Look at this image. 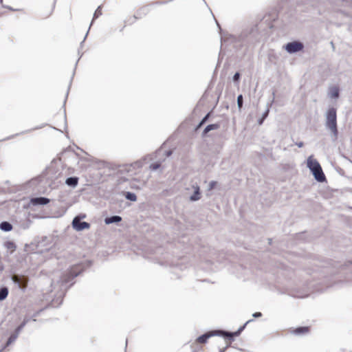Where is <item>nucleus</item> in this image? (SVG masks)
<instances>
[{
    "mask_svg": "<svg viewBox=\"0 0 352 352\" xmlns=\"http://www.w3.org/2000/svg\"><path fill=\"white\" fill-rule=\"evenodd\" d=\"M307 166L309 168L316 181L318 182H324L326 180L320 164L314 158L313 155H310L307 158Z\"/></svg>",
    "mask_w": 352,
    "mask_h": 352,
    "instance_id": "1",
    "label": "nucleus"
},
{
    "mask_svg": "<svg viewBox=\"0 0 352 352\" xmlns=\"http://www.w3.org/2000/svg\"><path fill=\"white\" fill-rule=\"evenodd\" d=\"M325 126L333 134L335 139H337L338 135L337 115L336 109L333 107L329 108L326 113Z\"/></svg>",
    "mask_w": 352,
    "mask_h": 352,
    "instance_id": "2",
    "label": "nucleus"
},
{
    "mask_svg": "<svg viewBox=\"0 0 352 352\" xmlns=\"http://www.w3.org/2000/svg\"><path fill=\"white\" fill-rule=\"evenodd\" d=\"M214 336H232V334H230L228 332L223 331H221V330L212 331H210L208 333H204V334H203L201 336H199L197 338V342H199V343H202V344L206 343L208 342V340L210 337Z\"/></svg>",
    "mask_w": 352,
    "mask_h": 352,
    "instance_id": "3",
    "label": "nucleus"
},
{
    "mask_svg": "<svg viewBox=\"0 0 352 352\" xmlns=\"http://www.w3.org/2000/svg\"><path fill=\"white\" fill-rule=\"evenodd\" d=\"M285 50L289 53V54H294L298 52L301 51L304 46L303 44L298 41H294L288 43L285 45Z\"/></svg>",
    "mask_w": 352,
    "mask_h": 352,
    "instance_id": "4",
    "label": "nucleus"
},
{
    "mask_svg": "<svg viewBox=\"0 0 352 352\" xmlns=\"http://www.w3.org/2000/svg\"><path fill=\"white\" fill-rule=\"evenodd\" d=\"M73 228L77 231H82L85 229H88L90 227V224L85 221H80V219L76 217L73 219L72 221Z\"/></svg>",
    "mask_w": 352,
    "mask_h": 352,
    "instance_id": "5",
    "label": "nucleus"
},
{
    "mask_svg": "<svg viewBox=\"0 0 352 352\" xmlns=\"http://www.w3.org/2000/svg\"><path fill=\"white\" fill-rule=\"evenodd\" d=\"M12 280L19 288L23 290L25 289L28 283V278L25 276H14Z\"/></svg>",
    "mask_w": 352,
    "mask_h": 352,
    "instance_id": "6",
    "label": "nucleus"
},
{
    "mask_svg": "<svg viewBox=\"0 0 352 352\" xmlns=\"http://www.w3.org/2000/svg\"><path fill=\"white\" fill-rule=\"evenodd\" d=\"M192 188L194 189V193L190 197V200L191 201H196L201 199V193L200 188L198 185H193Z\"/></svg>",
    "mask_w": 352,
    "mask_h": 352,
    "instance_id": "7",
    "label": "nucleus"
},
{
    "mask_svg": "<svg viewBox=\"0 0 352 352\" xmlns=\"http://www.w3.org/2000/svg\"><path fill=\"white\" fill-rule=\"evenodd\" d=\"M79 274L78 272H76L74 269H72L67 275V277L64 279L61 280V285L66 284L69 283L72 279L76 277Z\"/></svg>",
    "mask_w": 352,
    "mask_h": 352,
    "instance_id": "8",
    "label": "nucleus"
},
{
    "mask_svg": "<svg viewBox=\"0 0 352 352\" xmlns=\"http://www.w3.org/2000/svg\"><path fill=\"white\" fill-rule=\"evenodd\" d=\"M50 202V199L45 197H36L31 199V203L36 205H46Z\"/></svg>",
    "mask_w": 352,
    "mask_h": 352,
    "instance_id": "9",
    "label": "nucleus"
},
{
    "mask_svg": "<svg viewBox=\"0 0 352 352\" xmlns=\"http://www.w3.org/2000/svg\"><path fill=\"white\" fill-rule=\"evenodd\" d=\"M122 221V218L120 216H112L110 217H107L104 219V222L106 224H111L113 223H118Z\"/></svg>",
    "mask_w": 352,
    "mask_h": 352,
    "instance_id": "10",
    "label": "nucleus"
},
{
    "mask_svg": "<svg viewBox=\"0 0 352 352\" xmlns=\"http://www.w3.org/2000/svg\"><path fill=\"white\" fill-rule=\"evenodd\" d=\"M78 179L76 177H69L66 179L65 184L69 186H72L73 188L76 187L78 184Z\"/></svg>",
    "mask_w": 352,
    "mask_h": 352,
    "instance_id": "11",
    "label": "nucleus"
},
{
    "mask_svg": "<svg viewBox=\"0 0 352 352\" xmlns=\"http://www.w3.org/2000/svg\"><path fill=\"white\" fill-rule=\"evenodd\" d=\"M329 96L331 98H338L339 97V88L338 87H331Z\"/></svg>",
    "mask_w": 352,
    "mask_h": 352,
    "instance_id": "12",
    "label": "nucleus"
},
{
    "mask_svg": "<svg viewBox=\"0 0 352 352\" xmlns=\"http://www.w3.org/2000/svg\"><path fill=\"white\" fill-rule=\"evenodd\" d=\"M294 333L296 335H302L309 332V327H302L296 328L294 330Z\"/></svg>",
    "mask_w": 352,
    "mask_h": 352,
    "instance_id": "13",
    "label": "nucleus"
},
{
    "mask_svg": "<svg viewBox=\"0 0 352 352\" xmlns=\"http://www.w3.org/2000/svg\"><path fill=\"white\" fill-rule=\"evenodd\" d=\"M0 229L5 232H9L12 229V226L10 223L3 221L0 224Z\"/></svg>",
    "mask_w": 352,
    "mask_h": 352,
    "instance_id": "14",
    "label": "nucleus"
},
{
    "mask_svg": "<svg viewBox=\"0 0 352 352\" xmlns=\"http://www.w3.org/2000/svg\"><path fill=\"white\" fill-rule=\"evenodd\" d=\"M8 295V289L7 287L0 289V301L5 300Z\"/></svg>",
    "mask_w": 352,
    "mask_h": 352,
    "instance_id": "15",
    "label": "nucleus"
},
{
    "mask_svg": "<svg viewBox=\"0 0 352 352\" xmlns=\"http://www.w3.org/2000/svg\"><path fill=\"white\" fill-rule=\"evenodd\" d=\"M219 128V124H209L208 125L204 131V133L206 134L208 132H209L211 130H214V129H217Z\"/></svg>",
    "mask_w": 352,
    "mask_h": 352,
    "instance_id": "16",
    "label": "nucleus"
},
{
    "mask_svg": "<svg viewBox=\"0 0 352 352\" xmlns=\"http://www.w3.org/2000/svg\"><path fill=\"white\" fill-rule=\"evenodd\" d=\"M102 15V8H101V6H98V8L96 9V10L95 11L94 14V18H93V20L98 18L100 16ZM93 22H91L90 26L92 25Z\"/></svg>",
    "mask_w": 352,
    "mask_h": 352,
    "instance_id": "17",
    "label": "nucleus"
},
{
    "mask_svg": "<svg viewBox=\"0 0 352 352\" xmlns=\"http://www.w3.org/2000/svg\"><path fill=\"white\" fill-rule=\"evenodd\" d=\"M251 321H252L251 320H250L247 321V322L245 323V324H244L243 326L241 327L238 329V331H236V332H234V333H230V334H232V336H229V337H230V338H232V336H239V335L241 333V331L245 329V327L246 324H247L248 323H249L250 322H251Z\"/></svg>",
    "mask_w": 352,
    "mask_h": 352,
    "instance_id": "18",
    "label": "nucleus"
},
{
    "mask_svg": "<svg viewBox=\"0 0 352 352\" xmlns=\"http://www.w3.org/2000/svg\"><path fill=\"white\" fill-rule=\"evenodd\" d=\"M126 198L132 201H135L137 199V197H136L135 194L132 193V192H127V194L126 195Z\"/></svg>",
    "mask_w": 352,
    "mask_h": 352,
    "instance_id": "19",
    "label": "nucleus"
},
{
    "mask_svg": "<svg viewBox=\"0 0 352 352\" xmlns=\"http://www.w3.org/2000/svg\"><path fill=\"white\" fill-rule=\"evenodd\" d=\"M17 337H18V336H17V335H16V334H14V333L12 334V335L10 336V338H8V342H7V345H9V344H10L11 343L14 342L16 340Z\"/></svg>",
    "mask_w": 352,
    "mask_h": 352,
    "instance_id": "20",
    "label": "nucleus"
},
{
    "mask_svg": "<svg viewBox=\"0 0 352 352\" xmlns=\"http://www.w3.org/2000/svg\"><path fill=\"white\" fill-rule=\"evenodd\" d=\"M237 104H238L239 109H241L242 106H243V96H242V95H239L237 97Z\"/></svg>",
    "mask_w": 352,
    "mask_h": 352,
    "instance_id": "21",
    "label": "nucleus"
},
{
    "mask_svg": "<svg viewBox=\"0 0 352 352\" xmlns=\"http://www.w3.org/2000/svg\"><path fill=\"white\" fill-rule=\"evenodd\" d=\"M160 166V164H158V163H156V164H152L150 165L149 168L150 169L153 170H157V168H159Z\"/></svg>",
    "mask_w": 352,
    "mask_h": 352,
    "instance_id": "22",
    "label": "nucleus"
},
{
    "mask_svg": "<svg viewBox=\"0 0 352 352\" xmlns=\"http://www.w3.org/2000/svg\"><path fill=\"white\" fill-rule=\"evenodd\" d=\"M269 111H270L269 108H267L265 111L263 113V116H262L263 120H265L268 116Z\"/></svg>",
    "mask_w": 352,
    "mask_h": 352,
    "instance_id": "23",
    "label": "nucleus"
},
{
    "mask_svg": "<svg viewBox=\"0 0 352 352\" xmlns=\"http://www.w3.org/2000/svg\"><path fill=\"white\" fill-rule=\"evenodd\" d=\"M216 182L214 181H212L210 182V184H209V189L211 190L215 186H216Z\"/></svg>",
    "mask_w": 352,
    "mask_h": 352,
    "instance_id": "24",
    "label": "nucleus"
},
{
    "mask_svg": "<svg viewBox=\"0 0 352 352\" xmlns=\"http://www.w3.org/2000/svg\"><path fill=\"white\" fill-rule=\"evenodd\" d=\"M239 77H240V75H239V73H236L234 76H233V80L234 81H237L239 79Z\"/></svg>",
    "mask_w": 352,
    "mask_h": 352,
    "instance_id": "25",
    "label": "nucleus"
},
{
    "mask_svg": "<svg viewBox=\"0 0 352 352\" xmlns=\"http://www.w3.org/2000/svg\"><path fill=\"white\" fill-rule=\"evenodd\" d=\"M23 329L20 327V326H19L16 330H15V332H14V334L19 336V333L21 332V331Z\"/></svg>",
    "mask_w": 352,
    "mask_h": 352,
    "instance_id": "26",
    "label": "nucleus"
},
{
    "mask_svg": "<svg viewBox=\"0 0 352 352\" xmlns=\"http://www.w3.org/2000/svg\"><path fill=\"white\" fill-rule=\"evenodd\" d=\"M28 322V319H24L23 322L19 325L20 327L23 329Z\"/></svg>",
    "mask_w": 352,
    "mask_h": 352,
    "instance_id": "27",
    "label": "nucleus"
},
{
    "mask_svg": "<svg viewBox=\"0 0 352 352\" xmlns=\"http://www.w3.org/2000/svg\"><path fill=\"white\" fill-rule=\"evenodd\" d=\"M208 116H209V114H207V115H206V116L203 118V120H201V122H200V124H199V125H201V124H202L204 122H205L207 120V119H208Z\"/></svg>",
    "mask_w": 352,
    "mask_h": 352,
    "instance_id": "28",
    "label": "nucleus"
},
{
    "mask_svg": "<svg viewBox=\"0 0 352 352\" xmlns=\"http://www.w3.org/2000/svg\"><path fill=\"white\" fill-rule=\"evenodd\" d=\"M262 316L261 313V312H256L253 314V316L254 318H258V317H261Z\"/></svg>",
    "mask_w": 352,
    "mask_h": 352,
    "instance_id": "29",
    "label": "nucleus"
},
{
    "mask_svg": "<svg viewBox=\"0 0 352 352\" xmlns=\"http://www.w3.org/2000/svg\"><path fill=\"white\" fill-rule=\"evenodd\" d=\"M296 144L298 147H300V148L302 147V146H303V145H304V144H303V142H297V143H296Z\"/></svg>",
    "mask_w": 352,
    "mask_h": 352,
    "instance_id": "30",
    "label": "nucleus"
},
{
    "mask_svg": "<svg viewBox=\"0 0 352 352\" xmlns=\"http://www.w3.org/2000/svg\"><path fill=\"white\" fill-rule=\"evenodd\" d=\"M141 166L140 162H135L134 164L131 165V166H138L140 167Z\"/></svg>",
    "mask_w": 352,
    "mask_h": 352,
    "instance_id": "31",
    "label": "nucleus"
},
{
    "mask_svg": "<svg viewBox=\"0 0 352 352\" xmlns=\"http://www.w3.org/2000/svg\"><path fill=\"white\" fill-rule=\"evenodd\" d=\"M13 245H14L13 243H12V242H8V245H7V247H8V248H10L12 247Z\"/></svg>",
    "mask_w": 352,
    "mask_h": 352,
    "instance_id": "32",
    "label": "nucleus"
},
{
    "mask_svg": "<svg viewBox=\"0 0 352 352\" xmlns=\"http://www.w3.org/2000/svg\"><path fill=\"white\" fill-rule=\"evenodd\" d=\"M264 120H263V118L258 120V122L259 125H261L263 122Z\"/></svg>",
    "mask_w": 352,
    "mask_h": 352,
    "instance_id": "33",
    "label": "nucleus"
},
{
    "mask_svg": "<svg viewBox=\"0 0 352 352\" xmlns=\"http://www.w3.org/2000/svg\"><path fill=\"white\" fill-rule=\"evenodd\" d=\"M171 153H172V152H171V151H168V152L166 153V155H167V156H169V155H171Z\"/></svg>",
    "mask_w": 352,
    "mask_h": 352,
    "instance_id": "34",
    "label": "nucleus"
},
{
    "mask_svg": "<svg viewBox=\"0 0 352 352\" xmlns=\"http://www.w3.org/2000/svg\"><path fill=\"white\" fill-rule=\"evenodd\" d=\"M226 349H221L219 351V352H224Z\"/></svg>",
    "mask_w": 352,
    "mask_h": 352,
    "instance_id": "35",
    "label": "nucleus"
},
{
    "mask_svg": "<svg viewBox=\"0 0 352 352\" xmlns=\"http://www.w3.org/2000/svg\"><path fill=\"white\" fill-rule=\"evenodd\" d=\"M2 0H0V2Z\"/></svg>",
    "mask_w": 352,
    "mask_h": 352,
    "instance_id": "36",
    "label": "nucleus"
}]
</instances>
